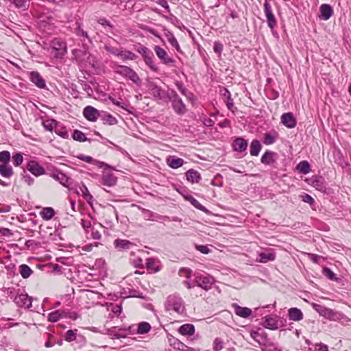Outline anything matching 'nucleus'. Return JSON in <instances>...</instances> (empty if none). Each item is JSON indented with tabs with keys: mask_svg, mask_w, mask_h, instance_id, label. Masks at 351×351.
<instances>
[{
	"mask_svg": "<svg viewBox=\"0 0 351 351\" xmlns=\"http://www.w3.org/2000/svg\"><path fill=\"white\" fill-rule=\"evenodd\" d=\"M296 169L301 173L306 174L311 171V165L308 161L302 160L297 165Z\"/></svg>",
	"mask_w": 351,
	"mask_h": 351,
	"instance_id": "obj_41",
	"label": "nucleus"
},
{
	"mask_svg": "<svg viewBox=\"0 0 351 351\" xmlns=\"http://www.w3.org/2000/svg\"><path fill=\"white\" fill-rule=\"evenodd\" d=\"M19 272L21 276L26 279L29 278L33 273L32 269L28 266V265H21Z\"/></svg>",
	"mask_w": 351,
	"mask_h": 351,
	"instance_id": "obj_43",
	"label": "nucleus"
},
{
	"mask_svg": "<svg viewBox=\"0 0 351 351\" xmlns=\"http://www.w3.org/2000/svg\"><path fill=\"white\" fill-rule=\"evenodd\" d=\"M166 97L171 103V107L177 114L184 115L187 112L186 106L175 90L169 89L166 93Z\"/></svg>",
	"mask_w": 351,
	"mask_h": 351,
	"instance_id": "obj_1",
	"label": "nucleus"
},
{
	"mask_svg": "<svg viewBox=\"0 0 351 351\" xmlns=\"http://www.w3.org/2000/svg\"><path fill=\"white\" fill-rule=\"evenodd\" d=\"M10 160V154L8 151H2L0 152V162L1 164H9Z\"/></svg>",
	"mask_w": 351,
	"mask_h": 351,
	"instance_id": "obj_52",
	"label": "nucleus"
},
{
	"mask_svg": "<svg viewBox=\"0 0 351 351\" xmlns=\"http://www.w3.org/2000/svg\"><path fill=\"white\" fill-rule=\"evenodd\" d=\"M114 245L115 248L119 250H128L135 246V245L130 241L121 239L114 240Z\"/></svg>",
	"mask_w": 351,
	"mask_h": 351,
	"instance_id": "obj_21",
	"label": "nucleus"
},
{
	"mask_svg": "<svg viewBox=\"0 0 351 351\" xmlns=\"http://www.w3.org/2000/svg\"><path fill=\"white\" fill-rule=\"evenodd\" d=\"M114 72L123 76L125 78H128L133 82L136 85H140L142 82L137 73L132 68L120 64L114 65Z\"/></svg>",
	"mask_w": 351,
	"mask_h": 351,
	"instance_id": "obj_3",
	"label": "nucleus"
},
{
	"mask_svg": "<svg viewBox=\"0 0 351 351\" xmlns=\"http://www.w3.org/2000/svg\"><path fill=\"white\" fill-rule=\"evenodd\" d=\"M77 157V158L80 159L81 160L86 162L88 163L95 162V160L91 156H84L83 154H80Z\"/></svg>",
	"mask_w": 351,
	"mask_h": 351,
	"instance_id": "obj_62",
	"label": "nucleus"
},
{
	"mask_svg": "<svg viewBox=\"0 0 351 351\" xmlns=\"http://www.w3.org/2000/svg\"><path fill=\"white\" fill-rule=\"evenodd\" d=\"M51 46L56 51L54 56L57 58H62L66 53V44L60 38H54L51 41Z\"/></svg>",
	"mask_w": 351,
	"mask_h": 351,
	"instance_id": "obj_7",
	"label": "nucleus"
},
{
	"mask_svg": "<svg viewBox=\"0 0 351 351\" xmlns=\"http://www.w3.org/2000/svg\"><path fill=\"white\" fill-rule=\"evenodd\" d=\"M322 274L326 276L328 279L335 281L339 284L343 285V277L341 275L337 276L334 271H332L330 269L323 267H322Z\"/></svg>",
	"mask_w": 351,
	"mask_h": 351,
	"instance_id": "obj_18",
	"label": "nucleus"
},
{
	"mask_svg": "<svg viewBox=\"0 0 351 351\" xmlns=\"http://www.w3.org/2000/svg\"><path fill=\"white\" fill-rule=\"evenodd\" d=\"M175 85L179 91L185 97H189L191 95V92H190L184 85V83L182 81L176 80L175 82Z\"/></svg>",
	"mask_w": 351,
	"mask_h": 351,
	"instance_id": "obj_45",
	"label": "nucleus"
},
{
	"mask_svg": "<svg viewBox=\"0 0 351 351\" xmlns=\"http://www.w3.org/2000/svg\"><path fill=\"white\" fill-rule=\"evenodd\" d=\"M300 198L306 203L310 205H313L315 203V200L313 197L307 193H303L300 195Z\"/></svg>",
	"mask_w": 351,
	"mask_h": 351,
	"instance_id": "obj_57",
	"label": "nucleus"
},
{
	"mask_svg": "<svg viewBox=\"0 0 351 351\" xmlns=\"http://www.w3.org/2000/svg\"><path fill=\"white\" fill-rule=\"evenodd\" d=\"M185 199L189 201L195 208L204 212L206 214L209 213V210L203 205H202L195 197L191 195L184 197Z\"/></svg>",
	"mask_w": 351,
	"mask_h": 351,
	"instance_id": "obj_34",
	"label": "nucleus"
},
{
	"mask_svg": "<svg viewBox=\"0 0 351 351\" xmlns=\"http://www.w3.org/2000/svg\"><path fill=\"white\" fill-rule=\"evenodd\" d=\"M166 163L172 169H178L184 165V160L176 156H169L166 158Z\"/></svg>",
	"mask_w": 351,
	"mask_h": 351,
	"instance_id": "obj_22",
	"label": "nucleus"
},
{
	"mask_svg": "<svg viewBox=\"0 0 351 351\" xmlns=\"http://www.w3.org/2000/svg\"><path fill=\"white\" fill-rule=\"evenodd\" d=\"M152 95L158 100H162L163 98L164 90L160 86H158L154 82H150L149 84Z\"/></svg>",
	"mask_w": 351,
	"mask_h": 351,
	"instance_id": "obj_26",
	"label": "nucleus"
},
{
	"mask_svg": "<svg viewBox=\"0 0 351 351\" xmlns=\"http://www.w3.org/2000/svg\"><path fill=\"white\" fill-rule=\"evenodd\" d=\"M313 308L319 313L320 315H322L325 317L330 318L333 315V312L331 309L326 308L324 306L318 304H313Z\"/></svg>",
	"mask_w": 351,
	"mask_h": 351,
	"instance_id": "obj_31",
	"label": "nucleus"
},
{
	"mask_svg": "<svg viewBox=\"0 0 351 351\" xmlns=\"http://www.w3.org/2000/svg\"><path fill=\"white\" fill-rule=\"evenodd\" d=\"M165 308L167 311L172 310L178 314L182 315L185 312L184 302L177 294L170 295L167 298Z\"/></svg>",
	"mask_w": 351,
	"mask_h": 351,
	"instance_id": "obj_2",
	"label": "nucleus"
},
{
	"mask_svg": "<svg viewBox=\"0 0 351 351\" xmlns=\"http://www.w3.org/2000/svg\"><path fill=\"white\" fill-rule=\"evenodd\" d=\"M193 282L195 285L203 289L208 291L215 283V279L210 275L204 274H195Z\"/></svg>",
	"mask_w": 351,
	"mask_h": 351,
	"instance_id": "obj_5",
	"label": "nucleus"
},
{
	"mask_svg": "<svg viewBox=\"0 0 351 351\" xmlns=\"http://www.w3.org/2000/svg\"><path fill=\"white\" fill-rule=\"evenodd\" d=\"M135 328L136 326L133 325L129 327V330L131 331L136 330L137 334L144 335L150 331L151 325L148 322H142L138 324L136 329Z\"/></svg>",
	"mask_w": 351,
	"mask_h": 351,
	"instance_id": "obj_23",
	"label": "nucleus"
},
{
	"mask_svg": "<svg viewBox=\"0 0 351 351\" xmlns=\"http://www.w3.org/2000/svg\"><path fill=\"white\" fill-rule=\"evenodd\" d=\"M262 145L258 139H254L250 145V153L253 156H257L261 150Z\"/></svg>",
	"mask_w": 351,
	"mask_h": 351,
	"instance_id": "obj_37",
	"label": "nucleus"
},
{
	"mask_svg": "<svg viewBox=\"0 0 351 351\" xmlns=\"http://www.w3.org/2000/svg\"><path fill=\"white\" fill-rule=\"evenodd\" d=\"M137 56L129 50L121 51L120 58L123 60H134L137 58Z\"/></svg>",
	"mask_w": 351,
	"mask_h": 351,
	"instance_id": "obj_46",
	"label": "nucleus"
},
{
	"mask_svg": "<svg viewBox=\"0 0 351 351\" xmlns=\"http://www.w3.org/2000/svg\"><path fill=\"white\" fill-rule=\"evenodd\" d=\"M263 8L265 17L267 19V25L274 35L275 33L274 29L277 26V21L272 12L271 6L268 3L267 0H265L263 5Z\"/></svg>",
	"mask_w": 351,
	"mask_h": 351,
	"instance_id": "obj_6",
	"label": "nucleus"
},
{
	"mask_svg": "<svg viewBox=\"0 0 351 351\" xmlns=\"http://www.w3.org/2000/svg\"><path fill=\"white\" fill-rule=\"evenodd\" d=\"M223 341L220 339L216 338L214 341V346H213L214 350L220 351L221 350L223 349Z\"/></svg>",
	"mask_w": 351,
	"mask_h": 351,
	"instance_id": "obj_59",
	"label": "nucleus"
},
{
	"mask_svg": "<svg viewBox=\"0 0 351 351\" xmlns=\"http://www.w3.org/2000/svg\"><path fill=\"white\" fill-rule=\"evenodd\" d=\"M37 267L39 269H43L45 267L52 266V269L51 270V273H53L56 275L62 274V269L59 265H36Z\"/></svg>",
	"mask_w": 351,
	"mask_h": 351,
	"instance_id": "obj_44",
	"label": "nucleus"
},
{
	"mask_svg": "<svg viewBox=\"0 0 351 351\" xmlns=\"http://www.w3.org/2000/svg\"><path fill=\"white\" fill-rule=\"evenodd\" d=\"M29 80L38 88L44 89L46 88L45 80L38 71H31L29 73Z\"/></svg>",
	"mask_w": 351,
	"mask_h": 351,
	"instance_id": "obj_14",
	"label": "nucleus"
},
{
	"mask_svg": "<svg viewBox=\"0 0 351 351\" xmlns=\"http://www.w3.org/2000/svg\"><path fill=\"white\" fill-rule=\"evenodd\" d=\"M145 269L148 274H154L161 269L160 265H145Z\"/></svg>",
	"mask_w": 351,
	"mask_h": 351,
	"instance_id": "obj_54",
	"label": "nucleus"
},
{
	"mask_svg": "<svg viewBox=\"0 0 351 351\" xmlns=\"http://www.w3.org/2000/svg\"><path fill=\"white\" fill-rule=\"evenodd\" d=\"M104 49H106V51H108L114 56H117L118 57L121 56V51L116 47H112L111 45H106L104 47Z\"/></svg>",
	"mask_w": 351,
	"mask_h": 351,
	"instance_id": "obj_55",
	"label": "nucleus"
},
{
	"mask_svg": "<svg viewBox=\"0 0 351 351\" xmlns=\"http://www.w3.org/2000/svg\"><path fill=\"white\" fill-rule=\"evenodd\" d=\"M101 116L99 117L104 124H108L110 125H116L118 123L117 119L112 114L106 112L101 111Z\"/></svg>",
	"mask_w": 351,
	"mask_h": 351,
	"instance_id": "obj_36",
	"label": "nucleus"
},
{
	"mask_svg": "<svg viewBox=\"0 0 351 351\" xmlns=\"http://www.w3.org/2000/svg\"><path fill=\"white\" fill-rule=\"evenodd\" d=\"M77 331V329H75L74 330H67L64 335L65 340L68 342H71V341L75 340Z\"/></svg>",
	"mask_w": 351,
	"mask_h": 351,
	"instance_id": "obj_51",
	"label": "nucleus"
},
{
	"mask_svg": "<svg viewBox=\"0 0 351 351\" xmlns=\"http://www.w3.org/2000/svg\"><path fill=\"white\" fill-rule=\"evenodd\" d=\"M22 178L25 182H26L28 185H32L34 182V179L31 177L29 174L26 173V171L23 170L22 173Z\"/></svg>",
	"mask_w": 351,
	"mask_h": 351,
	"instance_id": "obj_58",
	"label": "nucleus"
},
{
	"mask_svg": "<svg viewBox=\"0 0 351 351\" xmlns=\"http://www.w3.org/2000/svg\"><path fill=\"white\" fill-rule=\"evenodd\" d=\"M14 174L12 167L10 164H1L0 165V175L3 178H9Z\"/></svg>",
	"mask_w": 351,
	"mask_h": 351,
	"instance_id": "obj_38",
	"label": "nucleus"
},
{
	"mask_svg": "<svg viewBox=\"0 0 351 351\" xmlns=\"http://www.w3.org/2000/svg\"><path fill=\"white\" fill-rule=\"evenodd\" d=\"M17 8L27 9L29 7V1L27 0H8Z\"/></svg>",
	"mask_w": 351,
	"mask_h": 351,
	"instance_id": "obj_47",
	"label": "nucleus"
},
{
	"mask_svg": "<svg viewBox=\"0 0 351 351\" xmlns=\"http://www.w3.org/2000/svg\"><path fill=\"white\" fill-rule=\"evenodd\" d=\"M288 317L290 320L299 322L304 317L303 313L300 308L293 307L288 311Z\"/></svg>",
	"mask_w": 351,
	"mask_h": 351,
	"instance_id": "obj_30",
	"label": "nucleus"
},
{
	"mask_svg": "<svg viewBox=\"0 0 351 351\" xmlns=\"http://www.w3.org/2000/svg\"><path fill=\"white\" fill-rule=\"evenodd\" d=\"M186 178L188 182L194 184L199 183L202 179L201 174L195 169H190L186 173Z\"/></svg>",
	"mask_w": 351,
	"mask_h": 351,
	"instance_id": "obj_24",
	"label": "nucleus"
},
{
	"mask_svg": "<svg viewBox=\"0 0 351 351\" xmlns=\"http://www.w3.org/2000/svg\"><path fill=\"white\" fill-rule=\"evenodd\" d=\"M319 18L324 21L328 20L333 14V9L329 4H322L319 8Z\"/></svg>",
	"mask_w": 351,
	"mask_h": 351,
	"instance_id": "obj_19",
	"label": "nucleus"
},
{
	"mask_svg": "<svg viewBox=\"0 0 351 351\" xmlns=\"http://www.w3.org/2000/svg\"><path fill=\"white\" fill-rule=\"evenodd\" d=\"M223 50V45L220 41H215L213 45V51L218 55V57H221V53Z\"/></svg>",
	"mask_w": 351,
	"mask_h": 351,
	"instance_id": "obj_53",
	"label": "nucleus"
},
{
	"mask_svg": "<svg viewBox=\"0 0 351 351\" xmlns=\"http://www.w3.org/2000/svg\"><path fill=\"white\" fill-rule=\"evenodd\" d=\"M63 314H65L64 312H60V311H56L49 314L48 320L51 322H56L59 320Z\"/></svg>",
	"mask_w": 351,
	"mask_h": 351,
	"instance_id": "obj_50",
	"label": "nucleus"
},
{
	"mask_svg": "<svg viewBox=\"0 0 351 351\" xmlns=\"http://www.w3.org/2000/svg\"><path fill=\"white\" fill-rule=\"evenodd\" d=\"M58 124V121L54 119H47L43 122L44 128L48 131L52 132L54 127Z\"/></svg>",
	"mask_w": 351,
	"mask_h": 351,
	"instance_id": "obj_48",
	"label": "nucleus"
},
{
	"mask_svg": "<svg viewBox=\"0 0 351 351\" xmlns=\"http://www.w3.org/2000/svg\"><path fill=\"white\" fill-rule=\"evenodd\" d=\"M51 176L62 186L69 187L70 178L62 172L53 173Z\"/></svg>",
	"mask_w": 351,
	"mask_h": 351,
	"instance_id": "obj_32",
	"label": "nucleus"
},
{
	"mask_svg": "<svg viewBox=\"0 0 351 351\" xmlns=\"http://www.w3.org/2000/svg\"><path fill=\"white\" fill-rule=\"evenodd\" d=\"M192 271L188 269L182 268L179 271V275L181 276H185L186 278H191Z\"/></svg>",
	"mask_w": 351,
	"mask_h": 351,
	"instance_id": "obj_61",
	"label": "nucleus"
},
{
	"mask_svg": "<svg viewBox=\"0 0 351 351\" xmlns=\"http://www.w3.org/2000/svg\"><path fill=\"white\" fill-rule=\"evenodd\" d=\"M278 137V134L274 131L271 132H267L264 134L263 143L266 145L274 144Z\"/></svg>",
	"mask_w": 351,
	"mask_h": 351,
	"instance_id": "obj_39",
	"label": "nucleus"
},
{
	"mask_svg": "<svg viewBox=\"0 0 351 351\" xmlns=\"http://www.w3.org/2000/svg\"><path fill=\"white\" fill-rule=\"evenodd\" d=\"M23 157L21 153H16L12 156V162L15 167H18L22 164Z\"/></svg>",
	"mask_w": 351,
	"mask_h": 351,
	"instance_id": "obj_56",
	"label": "nucleus"
},
{
	"mask_svg": "<svg viewBox=\"0 0 351 351\" xmlns=\"http://www.w3.org/2000/svg\"><path fill=\"white\" fill-rule=\"evenodd\" d=\"M221 95H222L223 99L226 104L228 109L232 112L237 111V108L234 106L233 99L231 97L230 92L226 88H223L222 90H221Z\"/></svg>",
	"mask_w": 351,
	"mask_h": 351,
	"instance_id": "obj_17",
	"label": "nucleus"
},
{
	"mask_svg": "<svg viewBox=\"0 0 351 351\" xmlns=\"http://www.w3.org/2000/svg\"><path fill=\"white\" fill-rule=\"evenodd\" d=\"M102 112L91 106H87L84 108L83 115L89 121L95 122L101 116Z\"/></svg>",
	"mask_w": 351,
	"mask_h": 351,
	"instance_id": "obj_9",
	"label": "nucleus"
},
{
	"mask_svg": "<svg viewBox=\"0 0 351 351\" xmlns=\"http://www.w3.org/2000/svg\"><path fill=\"white\" fill-rule=\"evenodd\" d=\"M41 217L46 221L51 219L55 215V210L51 207H45L40 213Z\"/></svg>",
	"mask_w": 351,
	"mask_h": 351,
	"instance_id": "obj_40",
	"label": "nucleus"
},
{
	"mask_svg": "<svg viewBox=\"0 0 351 351\" xmlns=\"http://www.w3.org/2000/svg\"><path fill=\"white\" fill-rule=\"evenodd\" d=\"M178 332L182 335L191 336L195 333V326L191 324H185L179 327Z\"/></svg>",
	"mask_w": 351,
	"mask_h": 351,
	"instance_id": "obj_35",
	"label": "nucleus"
},
{
	"mask_svg": "<svg viewBox=\"0 0 351 351\" xmlns=\"http://www.w3.org/2000/svg\"><path fill=\"white\" fill-rule=\"evenodd\" d=\"M14 302L18 306L26 308H29L32 306V298L27 293L17 295Z\"/></svg>",
	"mask_w": 351,
	"mask_h": 351,
	"instance_id": "obj_13",
	"label": "nucleus"
},
{
	"mask_svg": "<svg viewBox=\"0 0 351 351\" xmlns=\"http://www.w3.org/2000/svg\"><path fill=\"white\" fill-rule=\"evenodd\" d=\"M196 249L204 254H207L210 252L207 245H196Z\"/></svg>",
	"mask_w": 351,
	"mask_h": 351,
	"instance_id": "obj_63",
	"label": "nucleus"
},
{
	"mask_svg": "<svg viewBox=\"0 0 351 351\" xmlns=\"http://www.w3.org/2000/svg\"><path fill=\"white\" fill-rule=\"evenodd\" d=\"M233 146L234 151L243 152L247 149V141L242 137H237L233 142Z\"/></svg>",
	"mask_w": 351,
	"mask_h": 351,
	"instance_id": "obj_29",
	"label": "nucleus"
},
{
	"mask_svg": "<svg viewBox=\"0 0 351 351\" xmlns=\"http://www.w3.org/2000/svg\"><path fill=\"white\" fill-rule=\"evenodd\" d=\"M76 27H75L74 33L79 37L82 38V40L85 41V39L88 40L89 43H92V40L88 34V32L82 29L80 23L76 22Z\"/></svg>",
	"mask_w": 351,
	"mask_h": 351,
	"instance_id": "obj_33",
	"label": "nucleus"
},
{
	"mask_svg": "<svg viewBox=\"0 0 351 351\" xmlns=\"http://www.w3.org/2000/svg\"><path fill=\"white\" fill-rule=\"evenodd\" d=\"M167 338L169 345L175 349L184 351L187 348L184 343L181 342L179 339L170 334L167 335Z\"/></svg>",
	"mask_w": 351,
	"mask_h": 351,
	"instance_id": "obj_27",
	"label": "nucleus"
},
{
	"mask_svg": "<svg viewBox=\"0 0 351 351\" xmlns=\"http://www.w3.org/2000/svg\"><path fill=\"white\" fill-rule=\"evenodd\" d=\"M135 50L141 55L145 63L152 71L154 72L158 71V67L154 64L153 60L154 54L150 49L145 46L139 45L138 47L135 48Z\"/></svg>",
	"mask_w": 351,
	"mask_h": 351,
	"instance_id": "obj_4",
	"label": "nucleus"
},
{
	"mask_svg": "<svg viewBox=\"0 0 351 351\" xmlns=\"http://www.w3.org/2000/svg\"><path fill=\"white\" fill-rule=\"evenodd\" d=\"M72 137L75 141H79V142H85V141L90 142L93 141V139H91V138H86L85 134L82 131H80L79 130H75L73 131Z\"/></svg>",
	"mask_w": 351,
	"mask_h": 351,
	"instance_id": "obj_42",
	"label": "nucleus"
},
{
	"mask_svg": "<svg viewBox=\"0 0 351 351\" xmlns=\"http://www.w3.org/2000/svg\"><path fill=\"white\" fill-rule=\"evenodd\" d=\"M154 51L161 62L165 65L173 64L176 62V60L172 58L169 57L167 51L158 45H156L154 48Z\"/></svg>",
	"mask_w": 351,
	"mask_h": 351,
	"instance_id": "obj_8",
	"label": "nucleus"
},
{
	"mask_svg": "<svg viewBox=\"0 0 351 351\" xmlns=\"http://www.w3.org/2000/svg\"><path fill=\"white\" fill-rule=\"evenodd\" d=\"M232 307L235 314L241 317L248 318L252 315V310L247 307H242L237 304H233Z\"/></svg>",
	"mask_w": 351,
	"mask_h": 351,
	"instance_id": "obj_25",
	"label": "nucleus"
},
{
	"mask_svg": "<svg viewBox=\"0 0 351 351\" xmlns=\"http://www.w3.org/2000/svg\"><path fill=\"white\" fill-rule=\"evenodd\" d=\"M311 184L313 187L315 188V189L321 191L323 193H330V189L326 186L324 178L320 176H315Z\"/></svg>",
	"mask_w": 351,
	"mask_h": 351,
	"instance_id": "obj_10",
	"label": "nucleus"
},
{
	"mask_svg": "<svg viewBox=\"0 0 351 351\" xmlns=\"http://www.w3.org/2000/svg\"><path fill=\"white\" fill-rule=\"evenodd\" d=\"M12 234V233L10 229L5 228H0V237H7Z\"/></svg>",
	"mask_w": 351,
	"mask_h": 351,
	"instance_id": "obj_64",
	"label": "nucleus"
},
{
	"mask_svg": "<svg viewBox=\"0 0 351 351\" xmlns=\"http://www.w3.org/2000/svg\"><path fill=\"white\" fill-rule=\"evenodd\" d=\"M165 37L167 38L168 42L171 45L177 40V39L174 36L173 34L170 31H167V32H165Z\"/></svg>",
	"mask_w": 351,
	"mask_h": 351,
	"instance_id": "obj_60",
	"label": "nucleus"
},
{
	"mask_svg": "<svg viewBox=\"0 0 351 351\" xmlns=\"http://www.w3.org/2000/svg\"><path fill=\"white\" fill-rule=\"evenodd\" d=\"M281 123L287 128H293L296 126L297 121L291 112H286L281 115Z\"/></svg>",
	"mask_w": 351,
	"mask_h": 351,
	"instance_id": "obj_16",
	"label": "nucleus"
},
{
	"mask_svg": "<svg viewBox=\"0 0 351 351\" xmlns=\"http://www.w3.org/2000/svg\"><path fill=\"white\" fill-rule=\"evenodd\" d=\"M101 180L102 184L108 186H112L116 184L117 178L112 173H104Z\"/></svg>",
	"mask_w": 351,
	"mask_h": 351,
	"instance_id": "obj_28",
	"label": "nucleus"
},
{
	"mask_svg": "<svg viewBox=\"0 0 351 351\" xmlns=\"http://www.w3.org/2000/svg\"><path fill=\"white\" fill-rule=\"evenodd\" d=\"M80 190L82 193L83 197L86 200V202L91 205V201L93 199V197L90 195L88 191V188L86 185L83 184L82 187H80Z\"/></svg>",
	"mask_w": 351,
	"mask_h": 351,
	"instance_id": "obj_49",
	"label": "nucleus"
},
{
	"mask_svg": "<svg viewBox=\"0 0 351 351\" xmlns=\"http://www.w3.org/2000/svg\"><path fill=\"white\" fill-rule=\"evenodd\" d=\"M283 320L280 317L276 316L275 317H272L270 316H267L265 317V321L263 323L264 327L270 330H276L279 328V326H282Z\"/></svg>",
	"mask_w": 351,
	"mask_h": 351,
	"instance_id": "obj_11",
	"label": "nucleus"
},
{
	"mask_svg": "<svg viewBox=\"0 0 351 351\" xmlns=\"http://www.w3.org/2000/svg\"><path fill=\"white\" fill-rule=\"evenodd\" d=\"M259 256V262L262 263H265L267 261H274L276 258L275 253L273 249H266L264 251L261 252L258 254Z\"/></svg>",
	"mask_w": 351,
	"mask_h": 351,
	"instance_id": "obj_20",
	"label": "nucleus"
},
{
	"mask_svg": "<svg viewBox=\"0 0 351 351\" xmlns=\"http://www.w3.org/2000/svg\"><path fill=\"white\" fill-rule=\"evenodd\" d=\"M277 157V153L272 151L267 150L262 156L261 158V162L265 165L274 166V163L276 162Z\"/></svg>",
	"mask_w": 351,
	"mask_h": 351,
	"instance_id": "obj_15",
	"label": "nucleus"
},
{
	"mask_svg": "<svg viewBox=\"0 0 351 351\" xmlns=\"http://www.w3.org/2000/svg\"><path fill=\"white\" fill-rule=\"evenodd\" d=\"M26 169L35 176H40L45 174V169L36 160H30L26 165Z\"/></svg>",
	"mask_w": 351,
	"mask_h": 351,
	"instance_id": "obj_12",
	"label": "nucleus"
}]
</instances>
